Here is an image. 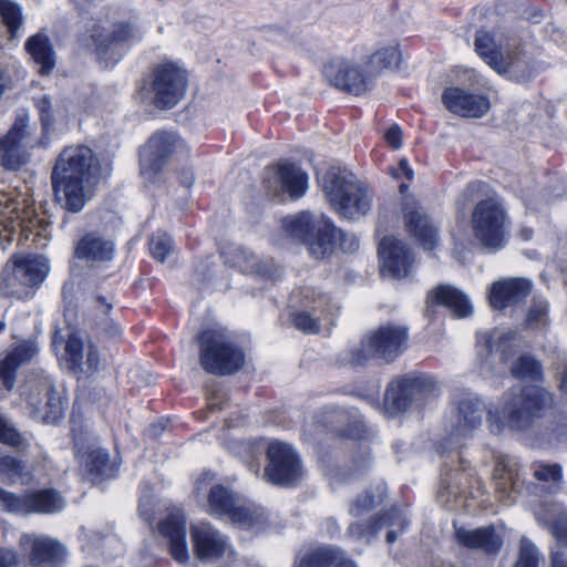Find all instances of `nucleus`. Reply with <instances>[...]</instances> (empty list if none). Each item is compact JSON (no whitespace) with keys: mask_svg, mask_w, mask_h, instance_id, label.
Returning <instances> with one entry per match:
<instances>
[{"mask_svg":"<svg viewBox=\"0 0 567 567\" xmlns=\"http://www.w3.org/2000/svg\"><path fill=\"white\" fill-rule=\"evenodd\" d=\"M99 171V161L90 147H64L51 175L56 202L69 212H81L95 194Z\"/></svg>","mask_w":567,"mask_h":567,"instance_id":"1","label":"nucleus"},{"mask_svg":"<svg viewBox=\"0 0 567 567\" xmlns=\"http://www.w3.org/2000/svg\"><path fill=\"white\" fill-rule=\"evenodd\" d=\"M553 394L539 385L507 390L499 402L498 414L509 427L535 431L545 427L557 435L567 434V413H553Z\"/></svg>","mask_w":567,"mask_h":567,"instance_id":"2","label":"nucleus"},{"mask_svg":"<svg viewBox=\"0 0 567 567\" xmlns=\"http://www.w3.org/2000/svg\"><path fill=\"white\" fill-rule=\"evenodd\" d=\"M318 178L328 202L341 217L352 220L371 210V189L351 172L332 166Z\"/></svg>","mask_w":567,"mask_h":567,"instance_id":"3","label":"nucleus"},{"mask_svg":"<svg viewBox=\"0 0 567 567\" xmlns=\"http://www.w3.org/2000/svg\"><path fill=\"white\" fill-rule=\"evenodd\" d=\"M84 28L82 43L93 48L100 60L112 64L121 60L124 47L143 35L142 28L131 20L112 23L107 19H90Z\"/></svg>","mask_w":567,"mask_h":567,"instance_id":"4","label":"nucleus"},{"mask_svg":"<svg viewBox=\"0 0 567 567\" xmlns=\"http://www.w3.org/2000/svg\"><path fill=\"white\" fill-rule=\"evenodd\" d=\"M29 416L42 423H56L65 413L68 400L62 389H56L53 379L44 371L32 372L20 386Z\"/></svg>","mask_w":567,"mask_h":567,"instance_id":"5","label":"nucleus"},{"mask_svg":"<svg viewBox=\"0 0 567 567\" xmlns=\"http://www.w3.org/2000/svg\"><path fill=\"white\" fill-rule=\"evenodd\" d=\"M408 340L406 327L394 323L381 324L369 331L359 346L349 349L342 360L353 367L364 365L372 358L392 362L404 352Z\"/></svg>","mask_w":567,"mask_h":567,"instance_id":"6","label":"nucleus"},{"mask_svg":"<svg viewBox=\"0 0 567 567\" xmlns=\"http://www.w3.org/2000/svg\"><path fill=\"white\" fill-rule=\"evenodd\" d=\"M197 342L199 364L207 373L229 375L243 368L245 354L226 329H205L198 334Z\"/></svg>","mask_w":567,"mask_h":567,"instance_id":"7","label":"nucleus"},{"mask_svg":"<svg viewBox=\"0 0 567 567\" xmlns=\"http://www.w3.org/2000/svg\"><path fill=\"white\" fill-rule=\"evenodd\" d=\"M187 87L185 71L173 62L156 65L136 91V99L159 110L174 107Z\"/></svg>","mask_w":567,"mask_h":567,"instance_id":"8","label":"nucleus"},{"mask_svg":"<svg viewBox=\"0 0 567 567\" xmlns=\"http://www.w3.org/2000/svg\"><path fill=\"white\" fill-rule=\"evenodd\" d=\"M282 227L289 237L305 244L316 259L326 258L336 250L334 225L324 216L313 219L310 213L302 212L286 217Z\"/></svg>","mask_w":567,"mask_h":567,"instance_id":"9","label":"nucleus"},{"mask_svg":"<svg viewBox=\"0 0 567 567\" xmlns=\"http://www.w3.org/2000/svg\"><path fill=\"white\" fill-rule=\"evenodd\" d=\"M207 502L212 515L227 517L241 527L261 530L267 524L262 508L250 503H241L237 495L223 485L210 487Z\"/></svg>","mask_w":567,"mask_h":567,"instance_id":"10","label":"nucleus"},{"mask_svg":"<svg viewBox=\"0 0 567 567\" xmlns=\"http://www.w3.org/2000/svg\"><path fill=\"white\" fill-rule=\"evenodd\" d=\"M44 256L22 258L7 265L0 278V292L16 298H27L31 289L40 285L49 272Z\"/></svg>","mask_w":567,"mask_h":567,"instance_id":"11","label":"nucleus"},{"mask_svg":"<svg viewBox=\"0 0 567 567\" xmlns=\"http://www.w3.org/2000/svg\"><path fill=\"white\" fill-rule=\"evenodd\" d=\"M453 404L455 413L450 432L441 445L442 453L445 452V449H458L462 445V440L468 439L481 425L485 413L484 403L473 393L463 392L456 395Z\"/></svg>","mask_w":567,"mask_h":567,"instance_id":"12","label":"nucleus"},{"mask_svg":"<svg viewBox=\"0 0 567 567\" xmlns=\"http://www.w3.org/2000/svg\"><path fill=\"white\" fill-rule=\"evenodd\" d=\"M471 223L483 247L496 250L504 245L506 213L495 198L480 200L473 208Z\"/></svg>","mask_w":567,"mask_h":567,"instance_id":"13","label":"nucleus"},{"mask_svg":"<svg viewBox=\"0 0 567 567\" xmlns=\"http://www.w3.org/2000/svg\"><path fill=\"white\" fill-rule=\"evenodd\" d=\"M0 503L4 511L23 515H53L65 507L64 498L53 488L27 491L18 495L0 487Z\"/></svg>","mask_w":567,"mask_h":567,"instance_id":"14","label":"nucleus"},{"mask_svg":"<svg viewBox=\"0 0 567 567\" xmlns=\"http://www.w3.org/2000/svg\"><path fill=\"white\" fill-rule=\"evenodd\" d=\"M181 141L172 132L154 133L140 152V172L142 177L154 183L175 154Z\"/></svg>","mask_w":567,"mask_h":567,"instance_id":"15","label":"nucleus"},{"mask_svg":"<svg viewBox=\"0 0 567 567\" xmlns=\"http://www.w3.org/2000/svg\"><path fill=\"white\" fill-rule=\"evenodd\" d=\"M519 40L504 34L495 38L488 31L477 30L474 39L476 53L497 72H506L518 60Z\"/></svg>","mask_w":567,"mask_h":567,"instance_id":"16","label":"nucleus"},{"mask_svg":"<svg viewBox=\"0 0 567 567\" xmlns=\"http://www.w3.org/2000/svg\"><path fill=\"white\" fill-rule=\"evenodd\" d=\"M323 74L330 84L354 95L367 92L373 79L365 66L362 71L358 62L343 56L330 59L323 66Z\"/></svg>","mask_w":567,"mask_h":567,"instance_id":"17","label":"nucleus"},{"mask_svg":"<svg viewBox=\"0 0 567 567\" xmlns=\"http://www.w3.org/2000/svg\"><path fill=\"white\" fill-rule=\"evenodd\" d=\"M268 464L265 477L277 485L290 486L302 477L300 460L291 446L281 442H271L267 450Z\"/></svg>","mask_w":567,"mask_h":567,"instance_id":"18","label":"nucleus"},{"mask_svg":"<svg viewBox=\"0 0 567 567\" xmlns=\"http://www.w3.org/2000/svg\"><path fill=\"white\" fill-rule=\"evenodd\" d=\"M35 210L25 199L19 200L8 195L0 196V236L8 241L17 233L23 234L27 238L39 225Z\"/></svg>","mask_w":567,"mask_h":567,"instance_id":"19","label":"nucleus"},{"mask_svg":"<svg viewBox=\"0 0 567 567\" xmlns=\"http://www.w3.org/2000/svg\"><path fill=\"white\" fill-rule=\"evenodd\" d=\"M307 175L289 162L265 168L262 176L264 188L272 197L289 194L291 198H299L307 190Z\"/></svg>","mask_w":567,"mask_h":567,"instance_id":"20","label":"nucleus"},{"mask_svg":"<svg viewBox=\"0 0 567 567\" xmlns=\"http://www.w3.org/2000/svg\"><path fill=\"white\" fill-rule=\"evenodd\" d=\"M19 544L28 567H61L66 555L64 546L47 535L23 534Z\"/></svg>","mask_w":567,"mask_h":567,"instance_id":"21","label":"nucleus"},{"mask_svg":"<svg viewBox=\"0 0 567 567\" xmlns=\"http://www.w3.org/2000/svg\"><path fill=\"white\" fill-rule=\"evenodd\" d=\"M408 186L402 184V215L406 229L425 250H432L437 243V229L430 220L412 194H405Z\"/></svg>","mask_w":567,"mask_h":567,"instance_id":"22","label":"nucleus"},{"mask_svg":"<svg viewBox=\"0 0 567 567\" xmlns=\"http://www.w3.org/2000/svg\"><path fill=\"white\" fill-rule=\"evenodd\" d=\"M435 389V381L424 375H408L392 382L384 396L386 408L392 412H404L420 396L432 392Z\"/></svg>","mask_w":567,"mask_h":567,"instance_id":"23","label":"nucleus"},{"mask_svg":"<svg viewBox=\"0 0 567 567\" xmlns=\"http://www.w3.org/2000/svg\"><path fill=\"white\" fill-rule=\"evenodd\" d=\"M31 146L28 116H18L8 134L0 141L1 163L9 171H18L28 159Z\"/></svg>","mask_w":567,"mask_h":567,"instance_id":"24","label":"nucleus"},{"mask_svg":"<svg viewBox=\"0 0 567 567\" xmlns=\"http://www.w3.org/2000/svg\"><path fill=\"white\" fill-rule=\"evenodd\" d=\"M409 525V520L398 508H391L384 514L379 515L373 520L365 523H353L348 527V534L351 537L363 539L369 543L379 530L388 528L386 543L393 544L398 539V534L402 533Z\"/></svg>","mask_w":567,"mask_h":567,"instance_id":"25","label":"nucleus"},{"mask_svg":"<svg viewBox=\"0 0 567 567\" xmlns=\"http://www.w3.org/2000/svg\"><path fill=\"white\" fill-rule=\"evenodd\" d=\"M443 105L452 113L480 118L489 110V101L482 94L471 93L461 87H447L442 94Z\"/></svg>","mask_w":567,"mask_h":567,"instance_id":"26","label":"nucleus"},{"mask_svg":"<svg viewBox=\"0 0 567 567\" xmlns=\"http://www.w3.org/2000/svg\"><path fill=\"white\" fill-rule=\"evenodd\" d=\"M379 256L382 260V272L393 278H404L413 264L410 248L401 240L384 237L379 245Z\"/></svg>","mask_w":567,"mask_h":567,"instance_id":"27","label":"nucleus"},{"mask_svg":"<svg viewBox=\"0 0 567 567\" xmlns=\"http://www.w3.org/2000/svg\"><path fill=\"white\" fill-rule=\"evenodd\" d=\"M494 484L499 501L507 506L514 504L515 494L523 486L520 466L516 458L503 456L497 460L494 468Z\"/></svg>","mask_w":567,"mask_h":567,"instance_id":"28","label":"nucleus"},{"mask_svg":"<svg viewBox=\"0 0 567 567\" xmlns=\"http://www.w3.org/2000/svg\"><path fill=\"white\" fill-rule=\"evenodd\" d=\"M192 538L197 558L213 561L229 550L228 538L209 524H200L192 528Z\"/></svg>","mask_w":567,"mask_h":567,"instance_id":"29","label":"nucleus"},{"mask_svg":"<svg viewBox=\"0 0 567 567\" xmlns=\"http://www.w3.org/2000/svg\"><path fill=\"white\" fill-rule=\"evenodd\" d=\"M455 540L462 547L495 556L503 546V538L493 526L468 529L458 527L454 533Z\"/></svg>","mask_w":567,"mask_h":567,"instance_id":"30","label":"nucleus"},{"mask_svg":"<svg viewBox=\"0 0 567 567\" xmlns=\"http://www.w3.org/2000/svg\"><path fill=\"white\" fill-rule=\"evenodd\" d=\"M65 358L70 369L78 378L96 372L101 361L97 349L93 344L84 347L75 334H70L65 342Z\"/></svg>","mask_w":567,"mask_h":567,"instance_id":"31","label":"nucleus"},{"mask_svg":"<svg viewBox=\"0 0 567 567\" xmlns=\"http://www.w3.org/2000/svg\"><path fill=\"white\" fill-rule=\"evenodd\" d=\"M532 291V282L525 278H506L495 281L488 291L491 306L503 310L523 301Z\"/></svg>","mask_w":567,"mask_h":567,"instance_id":"32","label":"nucleus"},{"mask_svg":"<svg viewBox=\"0 0 567 567\" xmlns=\"http://www.w3.org/2000/svg\"><path fill=\"white\" fill-rule=\"evenodd\" d=\"M185 523L184 514L181 511H176L158 525L161 534L168 539L172 557L178 563H185L189 556L186 545Z\"/></svg>","mask_w":567,"mask_h":567,"instance_id":"33","label":"nucleus"},{"mask_svg":"<svg viewBox=\"0 0 567 567\" xmlns=\"http://www.w3.org/2000/svg\"><path fill=\"white\" fill-rule=\"evenodd\" d=\"M534 515L536 519L546 526L555 539L553 546H567V512L554 503L539 505Z\"/></svg>","mask_w":567,"mask_h":567,"instance_id":"34","label":"nucleus"},{"mask_svg":"<svg viewBox=\"0 0 567 567\" xmlns=\"http://www.w3.org/2000/svg\"><path fill=\"white\" fill-rule=\"evenodd\" d=\"M114 254V245L103 236L91 233L83 236L75 245L74 256L87 262L110 261Z\"/></svg>","mask_w":567,"mask_h":567,"instance_id":"35","label":"nucleus"},{"mask_svg":"<svg viewBox=\"0 0 567 567\" xmlns=\"http://www.w3.org/2000/svg\"><path fill=\"white\" fill-rule=\"evenodd\" d=\"M37 352L35 343L27 341L16 347L0 361V380L7 390L13 389L18 368L29 362Z\"/></svg>","mask_w":567,"mask_h":567,"instance_id":"36","label":"nucleus"},{"mask_svg":"<svg viewBox=\"0 0 567 567\" xmlns=\"http://www.w3.org/2000/svg\"><path fill=\"white\" fill-rule=\"evenodd\" d=\"M427 302L449 308L457 318H466L472 313V306L467 297L450 285H439L429 293Z\"/></svg>","mask_w":567,"mask_h":567,"instance_id":"37","label":"nucleus"},{"mask_svg":"<svg viewBox=\"0 0 567 567\" xmlns=\"http://www.w3.org/2000/svg\"><path fill=\"white\" fill-rule=\"evenodd\" d=\"M81 463L87 478L92 482L110 478L116 471L110 462L107 451L101 447L89 449L81 456Z\"/></svg>","mask_w":567,"mask_h":567,"instance_id":"38","label":"nucleus"},{"mask_svg":"<svg viewBox=\"0 0 567 567\" xmlns=\"http://www.w3.org/2000/svg\"><path fill=\"white\" fill-rule=\"evenodd\" d=\"M25 50L34 62L40 65L39 72L42 75H47L53 70L55 63L54 52L45 34L37 33L30 37L25 42Z\"/></svg>","mask_w":567,"mask_h":567,"instance_id":"39","label":"nucleus"},{"mask_svg":"<svg viewBox=\"0 0 567 567\" xmlns=\"http://www.w3.org/2000/svg\"><path fill=\"white\" fill-rule=\"evenodd\" d=\"M401 63V52L398 45H386L378 49L375 52L367 56L363 62L368 70V74L373 78L379 75L383 70L398 68Z\"/></svg>","mask_w":567,"mask_h":567,"instance_id":"40","label":"nucleus"},{"mask_svg":"<svg viewBox=\"0 0 567 567\" xmlns=\"http://www.w3.org/2000/svg\"><path fill=\"white\" fill-rule=\"evenodd\" d=\"M485 346L489 351L499 353L503 360H507L516 351L517 333L506 328L494 329L485 336Z\"/></svg>","mask_w":567,"mask_h":567,"instance_id":"41","label":"nucleus"},{"mask_svg":"<svg viewBox=\"0 0 567 567\" xmlns=\"http://www.w3.org/2000/svg\"><path fill=\"white\" fill-rule=\"evenodd\" d=\"M0 21L10 40L18 39L24 25L21 6L12 0H0Z\"/></svg>","mask_w":567,"mask_h":567,"instance_id":"42","label":"nucleus"},{"mask_svg":"<svg viewBox=\"0 0 567 567\" xmlns=\"http://www.w3.org/2000/svg\"><path fill=\"white\" fill-rule=\"evenodd\" d=\"M511 373L513 377L520 380L536 382L543 379L540 362L529 354L518 357L511 367Z\"/></svg>","mask_w":567,"mask_h":567,"instance_id":"43","label":"nucleus"},{"mask_svg":"<svg viewBox=\"0 0 567 567\" xmlns=\"http://www.w3.org/2000/svg\"><path fill=\"white\" fill-rule=\"evenodd\" d=\"M96 307L101 311L102 317L96 321V329L105 338H117L121 336V328L111 318L107 317V312L111 310L112 305L107 302L105 297L97 296Z\"/></svg>","mask_w":567,"mask_h":567,"instance_id":"44","label":"nucleus"},{"mask_svg":"<svg viewBox=\"0 0 567 567\" xmlns=\"http://www.w3.org/2000/svg\"><path fill=\"white\" fill-rule=\"evenodd\" d=\"M333 547H319L305 554L293 567H332Z\"/></svg>","mask_w":567,"mask_h":567,"instance_id":"45","label":"nucleus"},{"mask_svg":"<svg viewBox=\"0 0 567 567\" xmlns=\"http://www.w3.org/2000/svg\"><path fill=\"white\" fill-rule=\"evenodd\" d=\"M540 559L542 553L536 544L523 536L519 539L517 560L513 567H538Z\"/></svg>","mask_w":567,"mask_h":567,"instance_id":"46","label":"nucleus"},{"mask_svg":"<svg viewBox=\"0 0 567 567\" xmlns=\"http://www.w3.org/2000/svg\"><path fill=\"white\" fill-rule=\"evenodd\" d=\"M384 495V486L379 485L375 489L367 491L364 496L359 497L351 506L350 514L353 517H359L363 513L371 511L377 505L382 503Z\"/></svg>","mask_w":567,"mask_h":567,"instance_id":"47","label":"nucleus"},{"mask_svg":"<svg viewBox=\"0 0 567 567\" xmlns=\"http://www.w3.org/2000/svg\"><path fill=\"white\" fill-rule=\"evenodd\" d=\"M462 478H465L464 475H461L458 471L450 467L449 464L444 465V474L441 478V485H440V492L439 497L443 498L445 496V493L451 494H462L465 493L462 489L463 482Z\"/></svg>","mask_w":567,"mask_h":567,"instance_id":"48","label":"nucleus"},{"mask_svg":"<svg viewBox=\"0 0 567 567\" xmlns=\"http://www.w3.org/2000/svg\"><path fill=\"white\" fill-rule=\"evenodd\" d=\"M173 251L172 237L162 231H157L150 239V252L154 259L164 262L166 257Z\"/></svg>","mask_w":567,"mask_h":567,"instance_id":"49","label":"nucleus"},{"mask_svg":"<svg viewBox=\"0 0 567 567\" xmlns=\"http://www.w3.org/2000/svg\"><path fill=\"white\" fill-rule=\"evenodd\" d=\"M548 308V302L545 299L534 298L526 316V324L530 328L547 324Z\"/></svg>","mask_w":567,"mask_h":567,"instance_id":"50","label":"nucleus"},{"mask_svg":"<svg viewBox=\"0 0 567 567\" xmlns=\"http://www.w3.org/2000/svg\"><path fill=\"white\" fill-rule=\"evenodd\" d=\"M0 442L19 451L27 447L24 437L0 414Z\"/></svg>","mask_w":567,"mask_h":567,"instance_id":"51","label":"nucleus"},{"mask_svg":"<svg viewBox=\"0 0 567 567\" xmlns=\"http://www.w3.org/2000/svg\"><path fill=\"white\" fill-rule=\"evenodd\" d=\"M533 475L538 482L559 484L563 478L559 464L537 463L533 467Z\"/></svg>","mask_w":567,"mask_h":567,"instance_id":"52","label":"nucleus"},{"mask_svg":"<svg viewBox=\"0 0 567 567\" xmlns=\"http://www.w3.org/2000/svg\"><path fill=\"white\" fill-rule=\"evenodd\" d=\"M332 240L336 243V249L352 254L359 248V240L355 235L344 233L334 226Z\"/></svg>","mask_w":567,"mask_h":567,"instance_id":"53","label":"nucleus"},{"mask_svg":"<svg viewBox=\"0 0 567 567\" xmlns=\"http://www.w3.org/2000/svg\"><path fill=\"white\" fill-rule=\"evenodd\" d=\"M0 471L10 477L22 478L28 475L27 465L12 456H4L0 460Z\"/></svg>","mask_w":567,"mask_h":567,"instance_id":"54","label":"nucleus"},{"mask_svg":"<svg viewBox=\"0 0 567 567\" xmlns=\"http://www.w3.org/2000/svg\"><path fill=\"white\" fill-rule=\"evenodd\" d=\"M292 323L298 330L306 333H317L319 331L318 319L306 311L293 313Z\"/></svg>","mask_w":567,"mask_h":567,"instance_id":"55","label":"nucleus"},{"mask_svg":"<svg viewBox=\"0 0 567 567\" xmlns=\"http://www.w3.org/2000/svg\"><path fill=\"white\" fill-rule=\"evenodd\" d=\"M34 103L39 112L41 123L43 127L47 130L49 126L52 125L54 121V112L51 100L49 95H41L34 99Z\"/></svg>","mask_w":567,"mask_h":567,"instance_id":"56","label":"nucleus"},{"mask_svg":"<svg viewBox=\"0 0 567 567\" xmlns=\"http://www.w3.org/2000/svg\"><path fill=\"white\" fill-rule=\"evenodd\" d=\"M305 298L310 299V301L316 305V309H321L322 312H327V315H332L333 306L330 305L331 299L327 295L315 293V291H310L308 289L305 291Z\"/></svg>","mask_w":567,"mask_h":567,"instance_id":"57","label":"nucleus"},{"mask_svg":"<svg viewBox=\"0 0 567 567\" xmlns=\"http://www.w3.org/2000/svg\"><path fill=\"white\" fill-rule=\"evenodd\" d=\"M550 567H567V546H551L549 550Z\"/></svg>","mask_w":567,"mask_h":567,"instance_id":"58","label":"nucleus"},{"mask_svg":"<svg viewBox=\"0 0 567 567\" xmlns=\"http://www.w3.org/2000/svg\"><path fill=\"white\" fill-rule=\"evenodd\" d=\"M18 554L13 549L0 548V567H14Z\"/></svg>","mask_w":567,"mask_h":567,"instance_id":"59","label":"nucleus"},{"mask_svg":"<svg viewBox=\"0 0 567 567\" xmlns=\"http://www.w3.org/2000/svg\"><path fill=\"white\" fill-rule=\"evenodd\" d=\"M333 565L332 567H358L357 564L347 557L346 553L333 547Z\"/></svg>","mask_w":567,"mask_h":567,"instance_id":"60","label":"nucleus"},{"mask_svg":"<svg viewBox=\"0 0 567 567\" xmlns=\"http://www.w3.org/2000/svg\"><path fill=\"white\" fill-rule=\"evenodd\" d=\"M385 140L393 148H400L402 145V132L400 127H390L385 133Z\"/></svg>","mask_w":567,"mask_h":567,"instance_id":"61","label":"nucleus"},{"mask_svg":"<svg viewBox=\"0 0 567 567\" xmlns=\"http://www.w3.org/2000/svg\"><path fill=\"white\" fill-rule=\"evenodd\" d=\"M165 427L166 423L164 421H159L157 423L152 424L148 427L147 433L152 439H157L165 431Z\"/></svg>","mask_w":567,"mask_h":567,"instance_id":"62","label":"nucleus"},{"mask_svg":"<svg viewBox=\"0 0 567 567\" xmlns=\"http://www.w3.org/2000/svg\"><path fill=\"white\" fill-rule=\"evenodd\" d=\"M11 79L7 71L0 68V97L3 95L6 90L10 87Z\"/></svg>","mask_w":567,"mask_h":567,"instance_id":"63","label":"nucleus"},{"mask_svg":"<svg viewBox=\"0 0 567 567\" xmlns=\"http://www.w3.org/2000/svg\"><path fill=\"white\" fill-rule=\"evenodd\" d=\"M559 386L561 392L567 396V360L563 362L561 371H560Z\"/></svg>","mask_w":567,"mask_h":567,"instance_id":"64","label":"nucleus"}]
</instances>
